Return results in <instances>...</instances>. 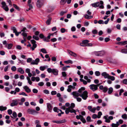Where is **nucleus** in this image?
<instances>
[{
	"label": "nucleus",
	"mask_w": 127,
	"mask_h": 127,
	"mask_svg": "<svg viewBox=\"0 0 127 127\" xmlns=\"http://www.w3.org/2000/svg\"><path fill=\"white\" fill-rule=\"evenodd\" d=\"M75 106V104L73 103H72L71 104V106L68 108H67L65 110V112L66 114H68L69 112L71 113H75L76 110L73 109V108Z\"/></svg>",
	"instance_id": "f03ea898"
},
{
	"label": "nucleus",
	"mask_w": 127,
	"mask_h": 127,
	"mask_svg": "<svg viewBox=\"0 0 127 127\" xmlns=\"http://www.w3.org/2000/svg\"><path fill=\"white\" fill-rule=\"evenodd\" d=\"M119 125L120 124L119 122H117L116 124L112 123L111 125V126L112 127H118Z\"/></svg>",
	"instance_id": "4be33fe9"
},
{
	"label": "nucleus",
	"mask_w": 127,
	"mask_h": 127,
	"mask_svg": "<svg viewBox=\"0 0 127 127\" xmlns=\"http://www.w3.org/2000/svg\"><path fill=\"white\" fill-rule=\"evenodd\" d=\"M16 68L15 66H12L11 68V70L13 71H15L16 70Z\"/></svg>",
	"instance_id": "864d4df0"
},
{
	"label": "nucleus",
	"mask_w": 127,
	"mask_h": 127,
	"mask_svg": "<svg viewBox=\"0 0 127 127\" xmlns=\"http://www.w3.org/2000/svg\"><path fill=\"white\" fill-rule=\"evenodd\" d=\"M43 92L44 93L47 94H48L49 93V91L47 90H45L43 91Z\"/></svg>",
	"instance_id": "3c124183"
},
{
	"label": "nucleus",
	"mask_w": 127,
	"mask_h": 127,
	"mask_svg": "<svg viewBox=\"0 0 127 127\" xmlns=\"http://www.w3.org/2000/svg\"><path fill=\"white\" fill-rule=\"evenodd\" d=\"M89 87L91 90L93 91H95L96 90L98 89L97 85L95 84H91L90 85Z\"/></svg>",
	"instance_id": "1a4fd4ad"
},
{
	"label": "nucleus",
	"mask_w": 127,
	"mask_h": 127,
	"mask_svg": "<svg viewBox=\"0 0 127 127\" xmlns=\"http://www.w3.org/2000/svg\"><path fill=\"white\" fill-rule=\"evenodd\" d=\"M31 42L32 44V46L31 47L30 49L32 51H33L34 50V49L37 47V45L35 43L36 41L34 40H32L31 41Z\"/></svg>",
	"instance_id": "39448f33"
},
{
	"label": "nucleus",
	"mask_w": 127,
	"mask_h": 127,
	"mask_svg": "<svg viewBox=\"0 0 127 127\" xmlns=\"http://www.w3.org/2000/svg\"><path fill=\"white\" fill-rule=\"evenodd\" d=\"M44 2V0H37L36 2V6L38 7H41L43 5Z\"/></svg>",
	"instance_id": "0eeeda50"
},
{
	"label": "nucleus",
	"mask_w": 127,
	"mask_h": 127,
	"mask_svg": "<svg viewBox=\"0 0 127 127\" xmlns=\"http://www.w3.org/2000/svg\"><path fill=\"white\" fill-rule=\"evenodd\" d=\"M5 35V34L4 32H0V36L1 37H4Z\"/></svg>",
	"instance_id": "bf43d9fd"
},
{
	"label": "nucleus",
	"mask_w": 127,
	"mask_h": 127,
	"mask_svg": "<svg viewBox=\"0 0 127 127\" xmlns=\"http://www.w3.org/2000/svg\"><path fill=\"white\" fill-rule=\"evenodd\" d=\"M47 109L48 111L51 112V111L52 110L53 107L51 104L50 103H47Z\"/></svg>",
	"instance_id": "ddd939ff"
},
{
	"label": "nucleus",
	"mask_w": 127,
	"mask_h": 127,
	"mask_svg": "<svg viewBox=\"0 0 127 127\" xmlns=\"http://www.w3.org/2000/svg\"><path fill=\"white\" fill-rule=\"evenodd\" d=\"M89 42V41L88 40H83L82 41L83 44H86L87 43Z\"/></svg>",
	"instance_id": "58836bf2"
},
{
	"label": "nucleus",
	"mask_w": 127,
	"mask_h": 127,
	"mask_svg": "<svg viewBox=\"0 0 127 127\" xmlns=\"http://www.w3.org/2000/svg\"><path fill=\"white\" fill-rule=\"evenodd\" d=\"M20 89L16 87L15 88V91L16 92H16H19L20 91Z\"/></svg>",
	"instance_id": "774afa93"
},
{
	"label": "nucleus",
	"mask_w": 127,
	"mask_h": 127,
	"mask_svg": "<svg viewBox=\"0 0 127 127\" xmlns=\"http://www.w3.org/2000/svg\"><path fill=\"white\" fill-rule=\"evenodd\" d=\"M11 29L13 31V32L15 33V34L17 32V31L16 28L14 27H12L11 28Z\"/></svg>",
	"instance_id": "bb28decb"
},
{
	"label": "nucleus",
	"mask_w": 127,
	"mask_h": 127,
	"mask_svg": "<svg viewBox=\"0 0 127 127\" xmlns=\"http://www.w3.org/2000/svg\"><path fill=\"white\" fill-rule=\"evenodd\" d=\"M84 79L86 80H87V82L88 83H90L91 82V80L88 78V77L86 76H85L84 77Z\"/></svg>",
	"instance_id": "473e14b6"
},
{
	"label": "nucleus",
	"mask_w": 127,
	"mask_h": 127,
	"mask_svg": "<svg viewBox=\"0 0 127 127\" xmlns=\"http://www.w3.org/2000/svg\"><path fill=\"white\" fill-rule=\"evenodd\" d=\"M12 115L15 118H16L17 117V114L16 113L15 111L13 112Z\"/></svg>",
	"instance_id": "052dcab7"
},
{
	"label": "nucleus",
	"mask_w": 127,
	"mask_h": 127,
	"mask_svg": "<svg viewBox=\"0 0 127 127\" xmlns=\"http://www.w3.org/2000/svg\"><path fill=\"white\" fill-rule=\"evenodd\" d=\"M67 12V11H62L60 13V15L61 16L63 15L64 14L66 13Z\"/></svg>",
	"instance_id": "69168bd1"
},
{
	"label": "nucleus",
	"mask_w": 127,
	"mask_h": 127,
	"mask_svg": "<svg viewBox=\"0 0 127 127\" xmlns=\"http://www.w3.org/2000/svg\"><path fill=\"white\" fill-rule=\"evenodd\" d=\"M67 53L71 56H73L75 57H77V54L75 53L68 50H67Z\"/></svg>",
	"instance_id": "4468645a"
},
{
	"label": "nucleus",
	"mask_w": 127,
	"mask_h": 127,
	"mask_svg": "<svg viewBox=\"0 0 127 127\" xmlns=\"http://www.w3.org/2000/svg\"><path fill=\"white\" fill-rule=\"evenodd\" d=\"M85 90V88L84 87H82L79 90L78 92L81 94L82 91H84Z\"/></svg>",
	"instance_id": "c85d7f7f"
},
{
	"label": "nucleus",
	"mask_w": 127,
	"mask_h": 127,
	"mask_svg": "<svg viewBox=\"0 0 127 127\" xmlns=\"http://www.w3.org/2000/svg\"><path fill=\"white\" fill-rule=\"evenodd\" d=\"M22 35L23 36L24 39H25V38H26V37L27 36V34L25 32H23Z\"/></svg>",
	"instance_id": "c9c22d12"
},
{
	"label": "nucleus",
	"mask_w": 127,
	"mask_h": 127,
	"mask_svg": "<svg viewBox=\"0 0 127 127\" xmlns=\"http://www.w3.org/2000/svg\"><path fill=\"white\" fill-rule=\"evenodd\" d=\"M108 88L106 87H104L102 90L103 91L104 93H106L108 90Z\"/></svg>",
	"instance_id": "49530a36"
},
{
	"label": "nucleus",
	"mask_w": 127,
	"mask_h": 127,
	"mask_svg": "<svg viewBox=\"0 0 127 127\" xmlns=\"http://www.w3.org/2000/svg\"><path fill=\"white\" fill-rule=\"evenodd\" d=\"M32 92L34 93H38V91L37 89L34 88L32 90Z\"/></svg>",
	"instance_id": "6e6d98bb"
},
{
	"label": "nucleus",
	"mask_w": 127,
	"mask_h": 127,
	"mask_svg": "<svg viewBox=\"0 0 127 127\" xmlns=\"http://www.w3.org/2000/svg\"><path fill=\"white\" fill-rule=\"evenodd\" d=\"M18 71L22 74H23L24 73V71L23 69L20 67L18 68Z\"/></svg>",
	"instance_id": "5701e85b"
},
{
	"label": "nucleus",
	"mask_w": 127,
	"mask_h": 127,
	"mask_svg": "<svg viewBox=\"0 0 127 127\" xmlns=\"http://www.w3.org/2000/svg\"><path fill=\"white\" fill-rule=\"evenodd\" d=\"M44 83L43 82H40L38 84V85L40 86H42L44 85Z\"/></svg>",
	"instance_id": "de8ad7c7"
},
{
	"label": "nucleus",
	"mask_w": 127,
	"mask_h": 127,
	"mask_svg": "<svg viewBox=\"0 0 127 127\" xmlns=\"http://www.w3.org/2000/svg\"><path fill=\"white\" fill-rule=\"evenodd\" d=\"M23 88L27 93H29L31 91V89L27 86H24Z\"/></svg>",
	"instance_id": "a211bd4d"
},
{
	"label": "nucleus",
	"mask_w": 127,
	"mask_h": 127,
	"mask_svg": "<svg viewBox=\"0 0 127 127\" xmlns=\"http://www.w3.org/2000/svg\"><path fill=\"white\" fill-rule=\"evenodd\" d=\"M18 103V100L17 99L13 100L12 102L10 104V106H13L17 105Z\"/></svg>",
	"instance_id": "f3484780"
},
{
	"label": "nucleus",
	"mask_w": 127,
	"mask_h": 127,
	"mask_svg": "<svg viewBox=\"0 0 127 127\" xmlns=\"http://www.w3.org/2000/svg\"><path fill=\"white\" fill-rule=\"evenodd\" d=\"M13 6L18 10L19 11L20 9L18 6L14 4H13Z\"/></svg>",
	"instance_id": "a18cd8bd"
},
{
	"label": "nucleus",
	"mask_w": 127,
	"mask_h": 127,
	"mask_svg": "<svg viewBox=\"0 0 127 127\" xmlns=\"http://www.w3.org/2000/svg\"><path fill=\"white\" fill-rule=\"evenodd\" d=\"M88 109L89 111L93 113H95V110H96V107H94L93 108L91 106H88Z\"/></svg>",
	"instance_id": "9b49d317"
},
{
	"label": "nucleus",
	"mask_w": 127,
	"mask_h": 127,
	"mask_svg": "<svg viewBox=\"0 0 127 127\" xmlns=\"http://www.w3.org/2000/svg\"><path fill=\"white\" fill-rule=\"evenodd\" d=\"M58 72V70L55 69H53L52 72L55 75H57Z\"/></svg>",
	"instance_id": "aec40b11"
},
{
	"label": "nucleus",
	"mask_w": 127,
	"mask_h": 127,
	"mask_svg": "<svg viewBox=\"0 0 127 127\" xmlns=\"http://www.w3.org/2000/svg\"><path fill=\"white\" fill-rule=\"evenodd\" d=\"M99 56H102L105 54V52L104 51H98Z\"/></svg>",
	"instance_id": "a878e982"
},
{
	"label": "nucleus",
	"mask_w": 127,
	"mask_h": 127,
	"mask_svg": "<svg viewBox=\"0 0 127 127\" xmlns=\"http://www.w3.org/2000/svg\"><path fill=\"white\" fill-rule=\"evenodd\" d=\"M75 98L77 100L78 102H80L82 100V99L79 97H75Z\"/></svg>",
	"instance_id": "603ef678"
},
{
	"label": "nucleus",
	"mask_w": 127,
	"mask_h": 127,
	"mask_svg": "<svg viewBox=\"0 0 127 127\" xmlns=\"http://www.w3.org/2000/svg\"><path fill=\"white\" fill-rule=\"evenodd\" d=\"M40 51L43 53L46 54L47 52L46 50L44 48H42L40 49Z\"/></svg>",
	"instance_id": "f704fd0d"
},
{
	"label": "nucleus",
	"mask_w": 127,
	"mask_h": 127,
	"mask_svg": "<svg viewBox=\"0 0 127 127\" xmlns=\"http://www.w3.org/2000/svg\"><path fill=\"white\" fill-rule=\"evenodd\" d=\"M64 62L66 64H68L69 63H70L71 64H72L73 63L72 61L71 60H68L67 61H64Z\"/></svg>",
	"instance_id": "72a5a7b5"
},
{
	"label": "nucleus",
	"mask_w": 127,
	"mask_h": 127,
	"mask_svg": "<svg viewBox=\"0 0 127 127\" xmlns=\"http://www.w3.org/2000/svg\"><path fill=\"white\" fill-rule=\"evenodd\" d=\"M71 94L73 95L74 98L75 97H77L79 96H80V94L79 93L77 92H73L72 93H71Z\"/></svg>",
	"instance_id": "2eb2a0df"
},
{
	"label": "nucleus",
	"mask_w": 127,
	"mask_h": 127,
	"mask_svg": "<svg viewBox=\"0 0 127 127\" xmlns=\"http://www.w3.org/2000/svg\"><path fill=\"white\" fill-rule=\"evenodd\" d=\"M47 67L48 66H41L40 67V69L41 71H43L46 68H47Z\"/></svg>",
	"instance_id": "c756f323"
},
{
	"label": "nucleus",
	"mask_w": 127,
	"mask_h": 127,
	"mask_svg": "<svg viewBox=\"0 0 127 127\" xmlns=\"http://www.w3.org/2000/svg\"><path fill=\"white\" fill-rule=\"evenodd\" d=\"M32 38L33 39H34L35 40H38L39 39V37L35 35H33L32 36Z\"/></svg>",
	"instance_id": "e433bc0d"
},
{
	"label": "nucleus",
	"mask_w": 127,
	"mask_h": 127,
	"mask_svg": "<svg viewBox=\"0 0 127 127\" xmlns=\"http://www.w3.org/2000/svg\"><path fill=\"white\" fill-rule=\"evenodd\" d=\"M27 112L28 113L33 115L37 114L38 113V112L34 110L31 108L27 110Z\"/></svg>",
	"instance_id": "423d86ee"
},
{
	"label": "nucleus",
	"mask_w": 127,
	"mask_h": 127,
	"mask_svg": "<svg viewBox=\"0 0 127 127\" xmlns=\"http://www.w3.org/2000/svg\"><path fill=\"white\" fill-rule=\"evenodd\" d=\"M80 96L84 100H86L88 97V92L86 91H84L82 93L80 94Z\"/></svg>",
	"instance_id": "20e7f679"
},
{
	"label": "nucleus",
	"mask_w": 127,
	"mask_h": 127,
	"mask_svg": "<svg viewBox=\"0 0 127 127\" xmlns=\"http://www.w3.org/2000/svg\"><path fill=\"white\" fill-rule=\"evenodd\" d=\"M83 116L81 115H77L76 116V118L77 119H81V118Z\"/></svg>",
	"instance_id": "a19ab883"
},
{
	"label": "nucleus",
	"mask_w": 127,
	"mask_h": 127,
	"mask_svg": "<svg viewBox=\"0 0 127 127\" xmlns=\"http://www.w3.org/2000/svg\"><path fill=\"white\" fill-rule=\"evenodd\" d=\"M121 52L122 53L127 54V49H123L121 50Z\"/></svg>",
	"instance_id": "2f4dec72"
},
{
	"label": "nucleus",
	"mask_w": 127,
	"mask_h": 127,
	"mask_svg": "<svg viewBox=\"0 0 127 127\" xmlns=\"http://www.w3.org/2000/svg\"><path fill=\"white\" fill-rule=\"evenodd\" d=\"M86 120L87 122H90L91 121V118L90 116H88L86 118Z\"/></svg>",
	"instance_id": "09e8293b"
},
{
	"label": "nucleus",
	"mask_w": 127,
	"mask_h": 127,
	"mask_svg": "<svg viewBox=\"0 0 127 127\" xmlns=\"http://www.w3.org/2000/svg\"><path fill=\"white\" fill-rule=\"evenodd\" d=\"M113 91V88L111 87H110L108 89V94L109 95L111 94L112 93Z\"/></svg>",
	"instance_id": "b1692460"
},
{
	"label": "nucleus",
	"mask_w": 127,
	"mask_h": 127,
	"mask_svg": "<svg viewBox=\"0 0 127 127\" xmlns=\"http://www.w3.org/2000/svg\"><path fill=\"white\" fill-rule=\"evenodd\" d=\"M102 115V112L100 111H99L98 113L97 118H99L101 117V116Z\"/></svg>",
	"instance_id": "79ce46f5"
},
{
	"label": "nucleus",
	"mask_w": 127,
	"mask_h": 127,
	"mask_svg": "<svg viewBox=\"0 0 127 127\" xmlns=\"http://www.w3.org/2000/svg\"><path fill=\"white\" fill-rule=\"evenodd\" d=\"M19 95H22L25 96H28V95L24 92H22L21 93H20L19 94Z\"/></svg>",
	"instance_id": "4d7b16f0"
},
{
	"label": "nucleus",
	"mask_w": 127,
	"mask_h": 127,
	"mask_svg": "<svg viewBox=\"0 0 127 127\" xmlns=\"http://www.w3.org/2000/svg\"><path fill=\"white\" fill-rule=\"evenodd\" d=\"M95 75L97 76H99L100 74V72L99 71H96L95 72Z\"/></svg>",
	"instance_id": "37998d69"
},
{
	"label": "nucleus",
	"mask_w": 127,
	"mask_h": 127,
	"mask_svg": "<svg viewBox=\"0 0 127 127\" xmlns=\"http://www.w3.org/2000/svg\"><path fill=\"white\" fill-rule=\"evenodd\" d=\"M68 87L67 91L69 92H70L71 91L72 89H74L75 88V87L71 85H69Z\"/></svg>",
	"instance_id": "6ab92c4d"
},
{
	"label": "nucleus",
	"mask_w": 127,
	"mask_h": 127,
	"mask_svg": "<svg viewBox=\"0 0 127 127\" xmlns=\"http://www.w3.org/2000/svg\"><path fill=\"white\" fill-rule=\"evenodd\" d=\"M62 76L64 77H65L66 76L67 74L65 71L63 72H62Z\"/></svg>",
	"instance_id": "13d9d810"
},
{
	"label": "nucleus",
	"mask_w": 127,
	"mask_h": 127,
	"mask_svg": "<svg viewBox=\"0 0 127 127\" xmlns=\"http://www.w3.org/2000/svg\"><path fill=\"white\" fill-rule=\"evenodd\" d=\"M53 69H52L50 68H48L47 69V71L49 73L52 72Z\"/></svg>",
	"instance_id": "5fc2aeb1"
},
{
	"label": "nucleus",
	"mask_w": 127,
	"mask_h": 127,
	"mask_svg": "<svg viewBox=\"0 0 127 127\" xmlns=\"http://www.w3.org/2000/svg\"><path fill=\"white\" fill-rule=\"evenodd\" d=\"M53 110L54 112H57V113H59V111H58V109L57 108V107H55L54 108Z\"/></svg>",
	"instance_id": "8fccbe9b"
},
{
	"label": "nucleus",
	"mask_w": 127,
	"mask_h": 127,
	"mask_svg": "<svg viewBox=\"0 0 127 127\" xmlns=\"http://www.w3.org/2000/svg\"><path fill=\"white\" fill-rule=\"evenodd\" d=\"M1 4L2 5L1 7L6 11H8L9 10V8L6 5L5 2L4 1H3L1 2Z\"/></svg>",
	"instance_id": "9d476101"
},
{
	"label": "nucleus",
	"mask_w": 127,
	"mask_h": 127,
	"mask_svg": "<svg viewBox=\"0 0 127 127\" xmlns=\"http://www.w3.org/2000/svg\"><path fill=\"white\" fill-rule=\"evenodd\" d=\"M26 78L28 80V83L29 84L31 85L32 84V82L31 81L30 79L28 76H27L26 77Z\"/></svg>",
	"instance_id": "7c9ffc66"
},
{
	"label": "nucleus",
	"mask_w": 127,
	"mask_h": 127,
	"mask_svg": "<svg viewBox=\"0 0 127 127\" xmlns=\"http://www.w3.org/2000/svg\"><path fill=\"white\" fill-rule=\"evenodd\" d=\"M92 32L93 34H96L97 33V31L96 30H94L92 31Z\"/></svg>",
	"instance_id": "338daca9"
},
{
	"label": "nucleus",
	"mask_w": 127,
	"mask_h": 127,
	"mask_svg": "<svg viewBox=\"0 0 127 127\" xmlns=\"http://www.w3.org/2000/svg\"><path fill=\"white\" fill-rule=\"evenodd\" d=\"M67 0H61V4H64L66 2Z\"/></svg>",
	"instance_id": "680f3d73"
},
{
	"label": "nucleus",
	"mask_w": 127,
	"mask_h": 127,
	"mask_svg": "<svg viewBox=\"0 0 127 127\" xmlns=\"http://www.w3.org/2000/svg\"><path fill=\"white\" fill-rule=\"evenodd\" d=\"M84 16L85 19H91L93 18V16H89L87 14H85L84 15Z\"/></svg>",
	"instance_id": "393cba45"
},
{
	"label": "nucleus",
	"mask_w": 127,
	"mask_h": 127,
	"mask_svg": "<svg viewBox=\"0 0 127 127\" xmlns=\"http://www.w3.org/2000/svg\"><path fill=\"white\" fill-rule=\"evenodd\" d=\"M7 107H4L2 106H0V110L3 111L7 109Z\"/></svg>",
	"instance_id": "cd10ccee"
},
{
	"label": "nucleus",
	"mask_w": 127,
	"mask_h": 127,
	"mask_svg": "<svg viewBox=\"0 0 127 127\" xmlns=\"http://www.w3.org/2000/svg\"><path fill=\"white\" fill-rule=\"evenodd\" d=\"M121 117L123 119L126 120L127 118V115L126 114H124L122 115Z\"/></svg>",
	"instance_id": "ea45409f"
},
{
	"label": "nucleus",
	"mask_w": 127,
	"mask_h": 127,
	"mask_svg": "<svg viewBox=\"0 0 127 127\" xmlns=\"http://www.w3.org/2000/svg\"><path fill=\"white\" fill-rule=\"evenodd\" d=\"M101 75L105 78H107L110 79L111 80L113 81L115 80V77L113 76H111L106 72L102 73L101 74Z\"/></svg>",
	"instance_id": "7ed1b4c3"
},
{
	"label": "nucleus",
	"mask_w": 127,
	"mask_h": 127,
	"mask_svg": "<svg viewBox=\"0 0 127 127\" xmlns=\"http://www.w3.org/2000/svg\"><path fill=\"white\" fill-rule=\"evenodd\" d=\"M104 3L102 0H100V2H97L91 4V5L93 7L95 8L99 7V8L100 9H103L104 6L103 5Z\"/></svg>",
	"instance_id": "f257e3e1"
},
{
	"label": "nucleus",
	"mask_w": 127,
	"mask_h": 127,
	"mask_svg": "<svg viewBox=\"0 0 127 127\" xmlns=\"http://www.w3.org/2000/svg\"><path fill=\"white\" fill-rule=\"evenodd\" d=\"M52 19V18H51L50 17H49L48 19L46 22V24L48 25H50Z\"/></svg>",
	"instance_id": "412c9836"
},
{
	"label": "nucleus",
	"mask_w": 127,
	"mask_h": 127,
	"mask_svg": "<svg viewBox=\"0 0 127 127\" xmlns=\"http://www.w3.org/2000/svg\"><path fill=\"white\" fill-rule=\"evenodd\" d=\"M51 94L52 95H54L57 94V92L55 91H52L51 92Z\"/></svg>",
	"instance_id": "0e129e2a"
},
{
	"label": "nucleus",
	"mask_w": 127,
	"mask_h": 127,
	"mask_svg": "<svg viewBox=\"0 0 127 127\" xmlns=\"http://www.w3.org/2000/svg\"><path fill=\"white\" fill-rule=\"evenodd\" d=\"M40 61L39 59L38 58H36L35 60H33L31 63V64L37 65Z\"/></svg>",
	"instance_id": "dca6fc26"
},
{
	"label": "nucleus",
	"mask_w": 127,
	"mask_h": 127,
	"mask_svg": "<svg viewBox=\"0 0 127 127\" xmlns=\"http://www.w3.org/2000/svg\"><path fill=\"white\" fill-rule=\"evenodd\" d=\"M80 120L83 123H85L86 122L85 119L84 118L83 116L82 117V118H81V119Z\"/></svg>",
	"instance_id": "4c0bfd02"
},
{
	"label": "nucleus",
	"mask_w": 127,
	"mask_h": 127,
	"mask_svg": "<svg viewBox=\"0 0 127 127\" xmlns=\"http://www.w3.org/2000/svg\"><path fill=\"white\" fill-rule=\"evenodd\" d=\"M108 116H104L103 117V118L105 120V122L107 123H109L110 122V120H112L113 119V117L112 116H109L108 118Z\"/></svg>",
	"instance_id": "6e6552de"
},
{
	"label": "nucleus",
	"mask_w": 127,
	"mask_h": 127,
	"mask_svg": "<svg viewBox=\"0 0 127 127\" xmlns=\"http://www.w3.org/2000/svg\"><path fill=\"white\" fill-rule=\"evenodd\" d=\"M13 44H8L7 48L8 49H10L11 48Z\"/></svg>",
	"instance_id": "c03bdc74"
},
{
	"label": "nucleus",
	"mask_w": 127,
	"mask_h": 127,
	"mask_svg": "<svg viewBox=\"0 0 127 127\" xmlns=\"http://www.w3.org/2000/svg\"><path fill=\"white\" fill-rule=\"evenodd\" d=\"M25 72L28 73L30 72V69L29 68H27L25 69Z\"/></svg>",
	"instance_id": "e2e57ef3"
},
{
	"label": "nucleus",
	"mask_w": 127,
	"mask_h": 127,
	"mask_svg": "<svg viewBox=\"0 0 127 127\" xmlns=\"http://www.w3.org/2000/svg\"><path fill=\"white\" fill-rule=\"evenodd\" d=\"M52 122L57 124H61L65 122L66 120L65 119L60 120H53L52 121Z\"/></svg>",
	"instance_id": "f8f14e48"
}]
</instances>
